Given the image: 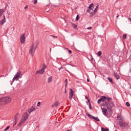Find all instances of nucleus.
<instances>
[{"label":"nucleus","mask_w":131,"mask_h":131,"mask_svg":"<svg viewBox=\"0 0 131 131\" xmlns=\"http://www.w3.org/2000/svg\"><path fill=\"white\" fill-rule=\"evenodd\" d=\"M105 100H107V101L105 102V106L108 109L110 108H112V107H114V103L112 101H110L111 98H106L105 96H102L101 98L98 99L97 103L98 104H101V102H104Z\"/></svg>","instance_id":"obj_1"},{"label":"nucleus","mask_w":131,"mask_h":131,"mask_svg":"<svg viewBox=\"0 0 131 131\" xmlns=\"http://www.w3.org/2000/svg\"><path fill=\"white\" fill-rule=\"evenodd\" d=\"M37 45H38L37 41H34L32 46L30 49L29 54L30 55H31L32 57H33V55H34V53H35V50L37 48Z\"/></svg>","instance_id":"obj_2"},{"label":"nucleus","mask_w":131,"mask_h":131,"mask_svg":"<svg viewBox=\"0 0 131 131\" xmlns=\"http://www.w3.org/2000/svg\"><path fill=\"white\" fill-rule=\"evenodd\" d=\"M28 117H29V115L28 114V113H25L21 118L18 126L21 125L22 123L25 122V121H26V120L28 119Z\"/></svg>","instance_id":"obj_3"},{"label":"nucleus","mask_w":131,"mask_h":131,"mask_svg":"<svg viewBox=\"0 0 131 131\" xmlns=\"http://www.w3.org/2000/svg\"><path fill=\"white\" fill-rule=\"evenodd\" d=\"M11 99L9 97H5L0 99L1 103H3V102H4V103H5V104H9V103L11 102Z\"/></svg>","instance_id":"obj_4"},{"label":"nucleus","mask_w":131,"mask_h":131,"mask_svg":"<svg viewBox=\"0 0 131 131\" xmlns=\"http://www.w3.org/2000/svg\"><path fill=\"white\" fill-rule=\"evenodd\" d=\"M22 73H21L20 71H18L14 76L12 79V82H14L15 80H18L19 79V77H20V76L21 75Z\"/></svg>","instance_id":"obj_5"},{"label":"nucleus","mask_w":131,"mask_h":131,"mask_svg":"<svg viewBox=\"0 0 131 131\" xmlns=\"http://www.w3.org/2000/svg\"><path fill=\"white\" fill-rule=\"evenodd\" d=\"M94 4H91L89 7V8L87 10V12L88 13H90L91 15L90 16H92V13H93V12H94Z\"/></svg>","instance_id":"obj_6"},{"label":"nucleus","mask_w":131,"mask_h":131,"mask_svg":"<svg viewBox=\"0 0 131 131\" xmlns=\"http://www.w3.org/2000/svg\"><path fill=\"white\" fill-rule=\"evenodd\" d=\"M20 40L21 43H24L25 42V40H26V38L25 37V34H23L20 36Z\"/></svg>","instance_id":"obj_7"},{"label":"nucleus","mask_w":131,"mask_h":131,"mask_svg":"<svg viewBox=\"0 0 131 131\" xmlns=\"http://www.w3.org/2000/svg\"><path fill=\"white\" fill-rule=\"evenodd\" d=\"M119 124H120V126H122V127H127V125H128V124L125 123V122H124V121H120Z\"/></svg>","instance_id":"obj_8"},{"label":"nucleus","mask_w":131,"mask_h":131,"mask_svg":"<svg viewBox=\"0 0 131 131\" xmlns=\"http://www.w3.org/2000/svg\"><path fill=\"white\" fill-rule=\"evenodd\" d=\"M70 91L69 92V99H70V100H71L72 99L73 97L74 92L71 89H70Z\"/></svg>","instance_id":"obj_9"},{"label":"nucleus","mask_w":131,"mask_h":131,"mask_svg":"<svg viewBox=\"0 0 131 131\" xmlns=\"http://www.w3.org/2000/svg\"><path fill=\"white\" fill-rule=\"evenodd\" d=\"M98 8L99 5H97L95 8V10L93 11V12H91V17H93V16H95V14H96V13H97V11H98Z\"/></svg>","instance_id":"obj_10"},{"label":"nucleus","mask_w":131,"mask_h":131,"mask_svg":"<svg viewBox=\"0 0 131 131\" xmlns=\"http://www.w3.org/2000/svg\"><path fill=\"white\" fill-rule=\"evenodd\" d=\"M43 72H45V70L41 69L40 70L37 71L35 74H43Z\"/></svg>","instance_id":"obj_11"},{"label":"nucleus","mask_w":131,"mask_h":131,"mask_svg":"<svg viewBox=\"0 0 131 131\" xmlns=\"http://www.w3.org/2000/svg\"><path fill=\"white\" fill-rule=\"evenodd\" d=\"M4 19L0 21V25H3L6 22V16L3 15Z\"/></svg>","instance_id":"obj_12"},{"label":"nucleus","mask_w":131,"mask_h":131,"mask_svg":"<svg viewBox=\"0 0 131 131\" xmlns=\"http://www.w3.org/2000/svg\"><path fill=\"white\" fill-rule=\"evenodd\" d=\"M117 119H118V120H120V121H123V117L121 115H119L117 116Z\"/></svg>","instance_id":"obj_13"},{"label":"nucleus","mask_w":131,"mask_h":131,"mask_svg":"<svg viewBox=\"0 0 131 131\" xmlns=\"http://www.w3.org/2000/svg\"><path fill=\"white\" fill-rule=\"evenodd\" d=\"M35 110V108H34L33 106H32L28 111L29 113H31V112H33Z\"/></svg>","instance_id":"obj_14"},{"label":"nucleus","mask_w":131,"mask_h":131,"mask_svg":"<svg viewBox=\"0 0 131 131\" xmlns=\"http://www.w3.org/2000/svg\"><path fill=\"white\" fill-rule=\"evenodd\" d=\"M59 105V102L56 101L52 105V108H54V107H57Z\"/></svg>","instance_id":"obj_15"},{"label":"nucleus","mask_w":131,"mask_h":131,"mask_svg":"<svg viewBox=\"0 0 131 131\" xmlns=\"http://www.w3.org/2000/svg\"><path fill=\"white\" fill-rule=\"evenodd\" d=\"M52 79H53V77H52V76H50L49 78H48L47 81H48V83H50V82L52 81Z\"/></svg>","instance_id":"obj_16"},{"label":"nucleus","mask_w":131,"mask_h":131,"mask_svg":"<svg viewBox=\"0 0 131 131\" xmlns=\"http://www.w3.org/2000/svg\"><path fill=\"white\" fill-rule=\"evenodd\" d=\"M4 12L5 10L4 9H0V17H2V16H3V14H4Z\"/></svg>","instance_id":"obj_17"},{"label":"nucleus","mask_w":131,"mask_h":131,"mask_svg":"<svg viewBox=\"0 0 131 131\" xmlns=\"http://www.w3.org/2000/svg\"><path fill=\"white\" fill-rule=\"evenodd\" d=\"M102 110V113H103L104 115H106V113H107V109L106 108H103L102 107L101 108Z\"/></svg>","instance_id":"obj_18"},{"label":"nucleus","mask_w":131,"mask_h":131,"mask_svg":"<svg viewBox=\"0 0 131 131\" xmlns=\"http://www.w3.org/2000/svg\"><path fill=\"white\" fill-rule=\"evenodd\" d=\"M17 121H18V117L16 116H14V125H16V123H17Z\"/></svg>","instance_id":"obj_19"},{"label":"nucleus","mask_w":131,"mask_h":131,"mask_svg":"<svg viewBox=\"0 0 131 131\" xmlns=\"http://www.w3.org/2000/svg\"><path fill=\"white\" fill-rule=\"evenodd\" d=\"M114 76L116 78V79H119V76L116 73H114Z\"/></svg>","instance_id":"obj_20"},{"label":"nucleus","mask_w":131,"mask_h":131,"mask_svg":"<svg viewBox=\"0 0 131 131\" xmlns=\"http://www.w3.org/2000/svg\"><path fill=\"white\" fill-rule=\"evenodd\" d=\"M107 80L110 81V82H111V83H113V81L112 80V79L111 78L108 77Z\"/></svg>","instance_id":"obj_21"},{"label":"nucleus","mask_w":131,"mask_h":131,"mask_svg":"<svg viewBox=\"0 0 131 131\" xmlns=\"http://www.w3.org/2000/svg\"><path fill=\"white\" fill-rule=\"evenodd\" d=\"M97 55L98 57H100L102 55V51H99L97 53Z\"/></svg>","instance_id":"obj_22"},{"label":"nucleus","mask_w":131,"mask_h":131,"mask_svg":"<svg viewBox=\"0 0 131 131\" xmlns=\"http://www.w3.org/2000/svg\"><path fill=\"white\" fill-rule=\"evenodd\" d=\"M46 68H47V65L43 64V67H42V69L43 70H44V71H45V69H46Z\"/></svg>","instance_id":"obj_23"},{"label":"nucleus","mask_w":131,"mask_h":131,"mask_svg":"<svg viewBox=\"0 0 131 131\" xmlns=\"http://www.w3.org/2000/svg\"><path fill=\"white\" fill-rule=\"evenodd\" d=\"M72 27L73 28H74V29H75L77 28V26L76 25H75V24H73L72 25Z\"/></svg>","instance_id":"obj_24"},{"label":"nucleus","mask_w":131,"mask_h":131,"mask_svg":"<svg viewBox=\"0 0 131 131\" xmlns=\"http://www.w3.org/2000/svg\"><path fill=\"white\" fill-rule=\"evenodd\" d=\"M87 115L90 117V118H94V116L93 115H90V114H87Z\"/></svg>","instance_id":"obj_25"},{"label":"nucleus","mask_w":131,"mask_h":131,"mask_svg":"<svg viewBox=\"0 0 131 131\" xmlns=\"http://www.w3.org/2000/svg\"><path fill=\"white\" fill-rule=\"evenodd\" d=\"M93 119H95V120H96V121H100V120L97 117L96 118V117H94Z\"/></svg>","instance_id":"obj_26"},{"label":"nucleus","mask_w":131,"mask_h":131,"mask_svg":"<svg viewBox=\"0 0 131 131\" xmlns=\"http://www.w3.org/2000/svg\"><path fill=\"white\" fill-rule=\"evenodd\" d=\"M126 106H127V107H129V106H130L129 102H126Z\"/></svg>","instance_id":"obj_27"},{"label":"nucleus","mask_w":131,"mask_h":131,"mask_svg":"<svg viewBox=\"0 0 131 131\" xmlns=\"http://www.w3.org/2000/svg\"><path fill=\"white\" fill-rule=\"evenodd\" d=\"M101 131H108V129H105V128H104L103 127H102L101 128Z\"/></svg>","instance_id":"obj_28"},{"label":"nucleus","mask_w":131,"mask_h":131,"mask_svg":"<svg viewBox=\"0 0 131 131\" xmlns=\"http://www.w3.org/2000/svg\"><path fill=\"white\" fill-rule=\"evenodd\" d=\"M76 21H78L79 20V15H77L76 18Z\"/></svg>","instance_id":"obj_29"},{"label":"nucleus","mask_w":131,"mask_h":131,"mask_svg":"<svg viewBox=\"0 0 131 131\" xmlns=\"http://www.w3.org/2000/svg\"><path fill=\"white\" fill-rule=\"evenodd\" d=\"M123 38L124 39H126V34H124L123 35Z\"/></svg>","instance_id":"obj_30"},{"label":"nucleus","mask_w":131,"mask_h":131,"mask_svg":"<svg viewBox=\"0 0 131 131\" xmlns=\"http://www.w3.org/2000/svg\"><path fill=\"white\" fill-rule=\"evenodd\" d=\"M10 126H8L6 127V128L4 130V131H7V130H8V129H9V128H10Z\"/></svg>","instance_id":"obj_31"},{"label":"nucleus","mask_w":131,"mask_h":131,"mask_svg":"<svg viewBox=\"0 0 131 131\" xmlns=\"http://www.w3.org/2000/svg\"><path fill=\"white\" fill-rule=\"evenodd\" d=\"M40 106V102H38L37 107H39Z\"/></svg>","instance_id":"obj_32"},{"label":"nucleus","mask_w":131,"mask_h":131,"mask_svg":"<svg viewBox=\"0 0 131 131\" xmlns=\"http://www.w3.org/2000/svg\"><path fill=\"white\" fill-rule=\"evenodd\" d=\"M37 3V0H34V5H36Z\"/></svg>","instance_id":"obj_33"},{"label":"nucleus","mask_w":131,"mask_h":131,"mask_svg":"<svg viewBox=\"0 0 131 131\" xmlns=\"http://www.w3.org/2000/svg\"><path fill=\"white\" fill-rule=\"evenodd\" d=\"M89 108L91 110V109H92V105L91 104V103H89Z\"/></svg>","instance_id":"obj_34"},{"label":"nucleus","mask_w":131,"mask_h":131,"mask_svg":"<svg viewBox=\"0 0 131 131\" xmlns=\"http://www.w3.org/2000/svg\"><path fill=\"white\" fill-rule=\"evenodd\" d=\"M19 113H17L16 115H15L14 116H16V117H17V116H19Z\"/></svg>","instance_id":"obj_35"},{"label":"nucleus","mask_w":131,"mask_h":131,"mask_svg":"<svg viewBox=\"0 0 131 131\" xmlns=\"http://www.w3.org/2000/svg\"><path fill=\"white\" fill-rule=\"evenodd\" d=\"M65 82L66 83V85H67V83H68V81H67V79H66Z\"/></svg>","instance_id":"obj_36"},{"label":"nucleus","mask_w":131,"mask_h":131,"mask_svg":"<svg viewBox=\"0 0 131 131\" xmlns=\"http://www.w3.org/2000/svg\"><path fill=\"white\" fill-rule=\"evenodd\" d=\"M69 51V54H72V51H71V50H68Z\"/></svg>","instance_id":"obj_37"},{"label":"nucleus","mask_w":131,"mask_h":131,"mask_svg":"<svg viewBox=\"0 0 131 131\" xmlns=\"http://www.w3.org/2000/svg\"><path fill=\"white\" fill-rule=\"evenodd\" d=\"M87 29H88V30H91V29H92V27L87 28Z\"/></svg>","instance_id":"obj_38"},{"label":"nucleus","mask_w":131,"mask_h":131,"mask_svg":"<svg viewBox=\"0 0 131 131\" xmlns=\"http://www.w3.org/2000/svg\"><path fill=\"white\" fill-rule=\"evenodd\" d=\"M52 36V37H54L55 38H57V37H58V36Z\"/></svg>","instance_id":"obj_39"},{"label":"nucleus","mask_w":131,"mask_h":131,"mask_svg":"<svg viewBox=\"0 0 131 131\" xmlns=\"http://www.w3.org/2000/svg\"><path fill=\"white\" fill-rule=\"evenodd\" d=\"M85 99H87L88 100V102H90V99H88V97H86Z\"/></svg>","instance_id":"obj_40"},{"label":"nucleus","mask_w":131,"mask_h":131,"mask_svg":"<svg viewBox=\"0 0 131 131\" xmlns=\"http://www.w3.org/2000/svg\"><path fill=\"white\" fill-rule=\"evenodd\" d=\"M61 69H62V67H61V68H60V69H58L59 71H60V70H61Z\"/></svg>","instance_id":"obj_41"},{"label":"nucleus","mask_w":131,"mask_h":131,"mask_svg":"<svg viewBox=\"0 0 131 131\" xmlns=\"http://www.w3.org/2000/svg\"><path fill=\"white\" fill-rule=\"evenodd\" d=\"M27 8H28V7H27V6H26V7H25V9H27Z\"/></svg>","instance_id":"obj_42"},{"label":"nucleus","mask_w":131,"mask_h":131,"mask_svg":"<svg viewBox=\"0 0 131 131\" xmlns=\"http://www.w3.org/2000/svg\"><path fill=\"white\" fill-rule=\"evenodd\" d=\"M72 129L67 130V131H72Z\"/></svg>","instance_id":"obj_43"},{"label":"nucleus","mask_w":131,"mask_h":131,"mask_svg":"<svg viewBox=\"0 0 131 131\" xmlns=\"http://www.w3.org/2000/svg\"><path fill=\"white\" fill-rule=\"evenodd\" d=\"M87 81L89 82V81H90V80H89V79H87Z\"/></svg>","instance_id":"obj_44"},{"label":"nucleus","mask_w":131,"mask_h":131,"mask_svg":"<svg viewBox=\"0 0 131 131\" xmlns=\"http://www.w3.org/2000/svg\"><path fill=\"white\" fill-rule=\"evenodd\" d=\"M119 17V15L117 16V18H118Z\"/></svg>","instance_id":"obj_45"},{"label":"nucleus","mask_w":131,"mask_h":131,"mask_svg":"<svg viewBox=\"0 0 131 131\" xmlns=\"http://www.w3.org/2000/svg\"><path fill=\"white\" fill-rule=\"evenodd\" d=\"M65 49L69 50H68V48H66Z\"/></svg>","instance_id":"obj_46"},{"label":"nucleus","mask_w":131,"mask_h":131,"mask_svg":"<svg viewBox=\"0 0 131 131\" xmlns=\"http://www.w3.org/2000/svg\"><path fill=\"white\" fill-rule=\"evenodd\" d=\"M91 60H93V58H91Z\"/></svg>","instance_id":"obj_47"},{"label":"nucleus","mask_w":131,"mask_h":131,"mask_svg":"<svg viewBox=\"0 0 131 131\" xmlns=\"http://www.w3.org/2000/svg\"><path fill=\"white\" fill-rule=\"evenodd\" d=\"M66 86H67V85H66Z\"/></svg>","instance_id":"obj_48"},{"label":"nucleus","mask_w":131,"mask_h":131,"mask_svg":"<svg viewBox=\"0 0 131 131\" xmlns=\"http://www.w3.org/2000/svg\"><path fill=\"white\" fill-rule=\"evenodd\" d=\"M21 131V130H20Z\"/></svg>","instance_id":"obj_49"}]
</instances>
